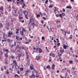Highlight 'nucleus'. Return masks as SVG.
Returning <instances> with one entry per match:
<instances>
[{
    "label": "nucleus",
    "mask_w": 78,
    "mask_h": 78,
    "mask_svg": "<svg viewBox=\"0 0 78 78\" xmlns=\"http://www.w3.org/2000/svg\"><path fill=\"white\" fill-rule=\"evenodd\" d=\"M9 27H10L9 23H6L5 26V27L6 28V30H9Z\"/></svg>",
    "instance_id": "nucleus-2"
},
{
    "label": "nucleus",
    "mask_w": 78,
    "mask_h": 78,
    "mask_svg": "<svg viewBox=\"0 0 78 78\" xmlns=\"http://www.w3.org/2000/svg\"><path fill=\"white\" fill-rule=\"evenodd\" d=\"M51 68L52 69H55V66L54 64H53L51 66Z\"/></svg>",
    "instance_id": "nucleus-12"
},
{
    "label": "nucleus",
    "mask_w": 78,
    "mask_h": 78,
    "mask_svg": "<svg viewBox=\"0 0 78 78\" xmlns=\"http://www.w3.org/2000/svg\"><path fill=\"white\" fill-rule=\"evenodd\" d=\"M67 71L68 72H69L70 71V69L69 68H67Z\"/></svg>",
    "instance_id": "nucleus-41"
},
{
    "label": "nucleus",
    "mask_w": 78,
    "mask_h": 78,
    "mask_svg": "<svg viewBox=\"0 0 78 78\" xmlns=\"http://www.w3.org/2000/svg\"><path fill=\"white\" fill-rule=\"evenodd\" d=\"M26 55H28V52H26Z\"/></svg>",
    "instance_id": "nucleus-64"
},
{
    "label": "nucleus",
    "mask_w": 78,
    "mask_h": 78,
    "mask_svg": "<svg viewBox=\"0 0 78 78\" xmlns=\"http://www.w3.org/2000/svg\"><path fill=\"white\" fill-rule=\"evenodd\" d=\"M5 52H8V49H5Z\"/></svg>",
    "instance_id": "nucleus-40"
},
{
    "label": "nucleus",
    "mask_w": 78,
    "mask_h": 78,
    "mask_svg": "<svg viewBox=\"0 0 78 78\" xmlns=\"http://www.w3.org/2000/svg\"><path fill=\"white\" fill-rule=\"evenodd\" d=\"M63 48L65 49V50H66L67 49V46L65 45V44H64L63 45Z\"/></svg>",
    "instance_id": "nucleus-11"
},
{
    "label": "nucleus",
    "mask_w": 78,
    "mask_h": 78,
    "mask_svg": "<svg viewBox=\"0 0 78 78\" xmlns=\"http://www.w3.org/2000/svg\"><path fill=\"white\" fill-rule=\"evenodd\" d=\"M27 56V59H28L29 58V56L28 55H26Z\"/></svg>",
    "instance_id": "nucleus-39"
},
{
    "label": "nucleus",
    "mask_w": 78,
    "mask_h": 78,
    "mask_svg": "<svg viewBox=\"0 0 78 78\" xmlns=\"http://www.w3.org/2000/svg\"><path fill=\"white\" fill-rule=\"evenodd\" d=\"M56 10L55 9H54V12L55 14H56Z\"/></svg>",
    "instance_id": "nucleus-32"
},
{
    "label": "nucleus",
    "mask_w": 78,
    "mask_h": 78,
    "mask_svg": "<svg viewBox=\"0 0 78 78\" xmlns=\"http://www.w3.org/2000/svg\"><path fill=\"white\" fill-rule=\"evenodd\" d=\"M42 19H44V20H46V18L44 17H43V18H42Z\"/></svg>",
    "instance_id": "nucleus-46"
},
{
    "label": "nucleus",
    "mask_w": 78,
    "mask_h": 78,
    "mask_svg": "<svg viewBox=\"0 0 78 78\" xmlns=\"http://www.w3.org/2000/svg\"><path fill=\"white\" fill-rule=\"evenodd\" d=\"M58 54L59 55H58V56H59V57H60L62 55V54H60V55H59V53H58Z\"/></svg>",
    "instance_id": "nucleus-38"
},
{
    "label": "nucleus",
    "mask_w": 78,
    "mask_h": 78,
    "mask_svg": "<svg viewBox=\"0 0 78 78\" xmlns=\"http://www.w3.org/2000/svg\"><path fill=\"white\" fill-rule=\"evenodd\" d=\"M48 2V0H46V2H45V3L46 4H47V2Z\"/></svg>",
    "instance_id": "nucleus-51"
},
{
    "label": "nucleus",
    "mask_w": 78,
    "mask_h": 78,
    "mask_svg": "<svg viewBox=\"0 0 78 78\" xmlns=\"http://www.w3.org/2000/svg\"><path fill=\"white\" fill-rule=\"evenodd\" d=\"M48 61L49 62H51V58H49Z\"/></svg>",
    "instance_id": "nucleus-50"
},
{
    "label": "nucleus",
    "mask_w": 78,
    "mask_h": 78,
    "mask_svg": "<svg viewBox=\"0 0 78 78\" xmlns=\"http://www.w3.org/2000/svg\"><path fill=\"white\" fill-rule=\"evenodd\" d=\"M64 35H65V36H66V34L67 33V32L66 31H64L63 32Z\"/></svg>",
    "instance_id": "nucleus-17"
},
{
    "label": "nucleus",
    "mask_w": 78,
    "mask_h": 78,
    "mask_svg": "<svg viewBox=\"0 0 78 78\" xmlns=\"http://www.w3.org/2000/svg\"><path fill=\"white\" fill-rule=\"evenodd\" d=\"M49 8H52L53 7V6L52 5H50L49 6H48Z\"/></svg>",
    "instance_id": "nucleus-43"
},
{
    "label": "nucleus",
    "mask_w": 78,
    "mask_h": 78,
    "mask_svg": "<svg viewBox=\"0 0 78 78\" xmlns=\"http://www.w3.org/2000/svg\"><path fill=\"white\" fill-rule=\"evenodd\" d=\"M34 21H35V20L33 19V18H31L30 20V22L29 24H30V23H31L32 22H34Z\"/></svg>",
    "instance_id": "nucleus-5"
},
{
    "label": "nucleus",
    "mask_w": 78,
    "mask_h": 78,
    "mask_svg": "<svg viewBox=\"0 0 78 78\" xmlns=\"http://www.w3.org/2000/svg\"><path fill=\"white\" fill-rule=\"evenodd\" d=\"M20 22H21V23H23L24 22V20H23V21H22V20H20Z\"/></svg>",
    "instance_id": "nucleus-35"
},
{
    "label": "nucleus",
    "mask_w": 78,
    "mask_h": 78,
    "mask_svg": "<svg viewBox=\"0 0 78 78\" xmlns=\"http://www.w3.org/2000/svg\"><path fill=\"white\" fill-rule=\"evenodd\" d=\"M23 13L24 15H27L28 14V11H27V10H25L23 12Z\"/></svg>",
    "instance_id": "nucleus-7"
},
{
    "label": "nucleus",
    "mask_w": 78,
    "mask_h": 78,
    "mask_svg": "<svg viewBox=\"0 0 78 78\" xmlns=\"http://www.w3.org/2000/svg\"><path fill=\"white\" fill-rule=\"evenodd\" d=\"M0 10H1L2 11H3V7H2L0 8Z\"/></svg>",
    "instance_id": "nucleus-25"
},
{
    "label": "nucleus",
    "mask_w": 78,
    "mask_h": 78,
    "mask_svg": "<svg viewBox=\"0 0 78 78\" xmlns=\"http://www.w3.org/2000/svg\"><path fill=\"white\" fill-rule=\"evenodd\" d=\"M12 35V32H10V31H9V32L8 33V37H11Z\"/></svg>",
    "instance_id": "nucleus-4"
},
{
    "label": "nucleus",
    "mask_w": 78,
    "mask_h": 78,
    "mask_svg": "<svg viewBox=\"0 0 78 78\" xmlns=\"http://www.w3.org/2000/svg\"><path fill=\"white\" fill-rule=\"evenodd\" d=\"M20 70L21 71H23V68H21L20 69Z\"/></svg>",
    "instance_id": "nucleus-34"
},
{
    "label": "nucleus",
    "mask_w": 78,
    "mask_h": 78,
    "mask_svg": "<svg viewBox=\"0 0 78 78\" xmlns=\"http://www.w3.org/2000/svg\"><path fill=\"white\" fill-rule=\"evenodd\" d=\"M41 39L43 40H44V39H45V38L44 37V36H43L42 37Z\"/></svg>",
    "instance_id": "nucleus-42"
},
{
    "label": "nucleus",
    "mask_w": 78,
    "mask_h": 78,
    "mask_svg": "<svg viewBox=\"0 0 78 78\" xmlns=\"http://www.w3.org/2000/svg\"><path fill=\"white\" fill-rule=\"evenodd\" d=\"M20 34L21 36H23V35H24V34H23V31L22 30L20 31Z\"/></svg>",
    "instance_id": "nucleus-9"
},
{
    "label": "nucleus",
    "mask_w": 78,
    "mask_h": 78,
    "mask_svg": "<svg viewBox=\"0 0 78 78\" xmlns=\"http://www.w3.org/2000/svg\"><path fill=\"white\" fill-rule=\"evenodd\" d=\"M7 35H6V34H4L3 35V37L4 38V39H6V38H7Z\"/></svg>",
    "instance_id": "nucleus-8"
},
{
    "label": "nucleus",
    "mask_w": 78,
    "mask_h": 78,
    "mask_svg": "<svg viewBox=\"0 0 78 78\" xmlns=\"http://www.w3.org/2000/svg\"><path fill=\"white\" fill-rule=\"evenodd\" d=\"M62 16V14H60L59 15V16L61 18H62L63 17Z\"/></svg>",
    "instance_id": "nucleus-36"
},
{
    "label": "nucleus",
    "mask_w": 78,
    "mask_h": 78,
    "mask_svg": "<svg viewBox=\"0 0 78 78\" xmlns=\"http://www.w3.org/2000/svg\"><path fill=\"white\" fill-rule=\"evenodd\" d=\"M20 2H22V3H23V0H21Z\"/></svg>",
    "instance_id": "nucleus-52"
},
{
    "label": "nucleus",
    "mask_w": 78,
    "mask_h": 78,
    "mask_svg": "<svg viewBox=\"0 0 78 78\" xmlns=\"http://www.w3.org/2000/svg\"><path fill=\"white\" fill-rule=\"evenodd\" d=\"M38 17H40V15H39V14L37 15V18H38Z\"/></svg>",
    "instance_id": "nucleus-45"
},
{
    "label": "nucleus",
    "mask_w": 78,
    "mask_h": 78,
    "mask_svg": "<svg viewBox=\"0 0 78 78\" xmlns=\"http://www.w3.org/2000/svg\"><path fill=\"white\" fill-rule=\"evenodd\" d=\"M44 70H47V68H45V67L44 66Z\"/></svg>",
    "instance_id": "nucleus-48"
},
{
    "label": "nucleus",
    "mask_w": 78,
    "mask_h": 78,
    "mask_svg": "<svg viewBox=\"0 0 78 78\" xmlns=\"http://www.w3.org/2000/svg\"><path fill=\"white\" fill-rule=\"evenodd\" d=\"M62 16H65L66 14H65V13H62Z\"/></svg>",
    "instance_id": "nucleus-37"
},
{
    "label": "nucleus",
    "mask_w": 78,
    "mask_h": 78,
    "mask_svg": "<svg viewBox=\"0 0 78 78\" xmlns=\"http://www.w3.org/2000/svg\"><path fill=\"white\" fill-rule=\"evenodd\" d=\"M35 59H36L37 61H39V60L40 59V58H35Z\"/></svg>",
    "instance_id": "nucleus-53"
},
{
    "label": "nucleus",
    "mask_w": 78,
    "mask_h": 78,
    "mask_svg": "<svg viewBox=\"0 0 78 78\" xmlns=\"http://www.w3.org/2000/svg\"><path fill=\"white\" fill-rule=\"evenodd\" d=\"M54 8H55V9L56 11H58V8L56 7H54Z\"/></svg>",
    "instance_id": "nucleus-19"
},
{
    "label": "nucleus",
    "mask_w": 78,
    "mask_h": 78,
    "mask_svg": "<svg viewBox=\"0 0 78 78\" xmlns=\"http://www.w3.org/2000/svg\"><path fill=\"white\" fill-rule=\"evenodd\" d=\"M0 28H3V25L2 23H0Z\"/></svg>",
    "instance_id": "nucleus-18"
},
{
    "label": "nucleus",
    "mask_w": 78,
    "mask_h": 78,
    "mask_svg": "<svg viewBox=\"0 0 78 78\" xmlns=\"http://www.w3.org/2000/svg\"><path fill=\"white\" fill-rule=\"evenodd\" d=\"M5 59H7V58H8V55H7V54H5Z\"/></svg>",
    "instance_id": "nucleus-15"
},
{
    "label": "nucleus",
    "mask_w": 78,
    "mask_h": 78,
    "mask_svg": "<svg viewBox=\"0 0 78 78\" xmlns=\"http://www.w3.org/2000/svg\"><path fill=\"white\" fill-rule=\"evenodd\" d=\"M19 58H20V57H21V55L20 54H19L18 55V56Z\"/></svg>",
    "instance_id": "nucleus-44"
},
{
    "label": "nucleus",
    "mask_w": 78,
    "mask_h": 78,
    "mask_svg": "<svg viewBox=\"0 0 78 78\" xmlns=\"http://www.w3.org/2000/svg\"><path fill=\"white\" fill-rule=\"evenodd\" d=\"M72 69H73V70H75V67H73L72 68Z\"/></svg>",
    "instance_id": "nucleus-49"
},
{
    "label": "nucleus",
    "mask_w": 78,
    "mask_h": 78,
    "mask_svg": "<svg viewBox=\"0 0 78 78\" xmlns=\"http://www.w3.org/2000/svg\"><path fill=\"white\" fill-rule=\"evenodd\" d=\"M30 69L31 70H33V69H34V68H33V66H30Z\"/></svg>",
    "instance_id": "nucleus-20"
},
{
    "label": "nucleus",
    "mask_w": 78,
    "mask_h": 78,
    "mask_svg": "<svg viewBox=\"0 0 78 78\" xmlns=\"http://www.w3.org/2000/svg\"><path fill=\"white\" fill-rule=\"evenodd\" d=\"M60 77L61 78H64V77H62V76H61V75H60Z\"/></svg>",
    "instance_id": "nucleus-57"
},
{
    "label": "nucleus",
    "mask_w": 78,
    "mask_h": 78,
    "mask_svg": "<svg viewBox=\"0 0 78 78\" xmlns=\"http://www.w3.org/2000/svg\"><path fill=\"white\" fill-rule=\"evenodd\" d=\"M69 64H72V63H73V61L72 60H70L69 61Z\"/></svg>",
    "instance_id": "nucleus-23"
},
{
    "label": "nucleus",
    "mask_w": 78,
    "mask_h": 78,
    "mask_svg": "<svg viewBox=\"0 0 78 78\" xmlns=\"http://www.w3.org/2000/svg\"><path fill=\"white\" fill-rule=\"evenodd\" d=\"M16 34H17V33H19V32L18 31H16Z\"/></svg>",
    "instance_id": "nucleus-61"
},
{
    "label": "nucleus",
    "mask_w": 78,
    "mask_h": 78,
    "mask_svg": "<svg viewBox=\"0 0 78 78\" xmlns=\"http://www.w3.org/2000/svg\"><path fill=\"white\" fill-rule=\"evenodd\" d=\"M21 47L22 49H23V50H25V49H24V47Z\"/></svg>",
    "instance_id": "nucleus-47"
},
{
    "label": "nucleus",
    "mask_w": 78,
    "mask_h": 78,
    "mask_svg": "<svg viewBox=\"0 0 78 78\" xmlns=\"http://www.w3.org/2000/svg\"><path fill=\"white\" fill-rule=\"evenodd\" d=\"M38 50H39V48H36V50L37 51H38Z\"/></svg>",
    "instance_id": "nucleus-62"
},
{
    "label": "nucleus",
    "mask_w": 78,
    "mask_h": 78,
    "mask_svg": "<svg viewBox=\"0 0 78 78\" xmlns=\"http://www.w3.org/2000/svg\"><path fill=\"white\" fill-rule=\"evenodd\" d=\"M30 78H34L36 77V76L34 75V72H32V74L31 76H30Z\"/></svg>",
    "instance_id": "nucleus-3"
},
{
    "label": "nucleus",
    "mask_w": 78,
    "mask_h": 78,
    "mask_svg": "<svg viewBox=\"0 0 78 78\" xmlns=\"http://www.w3.org/2000/svg\"><path fill=\"white\" fill-rule=\"evenodd\" d=\"M28 15H25V17L26 19H28V17L27 16Z\"/></svg>",
    "instance_id": "nucleus-24"
},
{
    "label": "nucleus",
    "mask_w": 78,
    "mask_h": 78,
    "mask_svg": "<svg viewBox=\"0 0 78 78\" xmlns=\"http://www.w3.org/2000/svg\"><path fill=\"white\" fill-rule=\"evenodd\" d=\"M60 52L62 53V54H63V53H64V50L63 49H60Z\"/></svg>",
    "instance_id": "nucleus-6"
},
{
    "label": "nucleus",
    "mask_w": 78,
    "mask_h": 78,
    "mask_svg": "<svg viewBox=\"0 0 78 78\" xmlns=\"http://www.w3.org/2000/svg\"><path fill=\"white\" fill-rule=\"evenodd\" d=\"M13 64L14 65L15 68V69H16V70H18L19 69V67L18 66V65L17 64V62L16 60L13 61Z\"/></svg>",
    "instance_id": "nucleus-1"
},
{
    "label": "nucleus",
    "mask_w": 78,
    "mask_h": 78,
    "mask_svg": "<svg viewBox=\"0 0 78 78\" xmlns=\"http://www.w3.org/2000/svg\"><path fill=\"white\" fill-rule=\"evenodd\" d=\"M18 14H19V18L20 20H21V19H23V17H20V13L18 12Z\"/></svg>",
    "instance_id": "nucleus-14"
},
{
    "label": "nucleus",
    "mask_w": 78,
    "mask_h": 78,
    "mask_svg": "<svg viewBox=\"0 0 78 78\" xmlns=\"http://www.w3.org/2000/svg\"><path fill=\"white\" fill-rule=\"evenodd\" d=\"M4 69H5V70H6V67L5 66H4Z\"/></svg>",
    "instance_id": "nucleus-58"
},
{
    "label": "nucleus",
    "mask_w": 78,
    "mask_h": 78,
    "mask_svg": "<svg viewBox=\"0 0 78 78\" xmlns=\"http://www.w3.org/2000/svg\"><path fill=\"white\" fill-rule=\"evenodd\" d=\"M46 67L47 69H50V66L48 65Z\"/></svg>",
    "instance_id": "nucleus-26"
},
{
    "label": "nucleus",
    "mask_w": 78,
    "mask_h": 78,
    "mask_svg": "<svg viewBox=\"0 0 78 78\" xmlns=\"http://www.w3.org/2000/svg\"><path fill=\"white\" fill-rule=\"evenodd\" d=\"M32 25H33V28H34V27H35L36 25L35 24V23H34V22H33L32 23Z\"/></svg>",
    "instance_id": "nucleus-16"
},
{
    "label": "nucleus",
    "mask_w": 78,
    "mask_h": 78,
    "mask_svg": "<svg viewBox=\"0 0 78 78\" xmlns=\"http://www.w3.org/2000/svg\"><path fill=\"white\" fill-rule=\"evenodd\" d=\"M16 39L17 40H18L19 39V38H20L19 37H18L17 36V35H16Z\"/></svg>",
    "instance_id": "nucleus-29"
},
{
    "label": "nucleus",
    "mask_w": 78,
    "mask_h": 78,
    "mask_svg": "<svg viewBox=\"0 0 78 78\" xmlns=\"http://www.w3.org/2000/svg\"><path fill=\"white\" fill-rule=\"evenodd\" d=\"M28 16H29V17H31V14H30V13H29Z\"/></svg>",
    "instance_id": "nucleus-54"
},
{
    "label": "nucleus",
    "mask_w": 78,
    "mask_h": 78,
    "mask_svg": "<svg viewBox=\"0 0 78 78\" xmlns=\"http://www.w3.org/2000/svg\"><path fill=\"white\" fill-rule=\"evenodd\" d=\"M38 51L39 53H41L42 52V50L41 48H39V49Z\"/></svg>",
    "instance_id": "nucleus-10"
},
{
    "label": "nucleus",
    "mask_w": 78,
    "mask_h": 78,
    "mask_svg": "<svg viewBox=\"0 0 78 78\" xmlns=\"http://www.w3.org/2000/svg\"><path fill=\"white\" fill-rule=\"evenodd\" d=\"M39 77V76H37V74H36V78H38Z\"/></svg>",
    "instance_id": "nucleus-56"
},
{
    "label": "nucleus",
    "mask_w": 78,
    "mask_h": 78,
    "mask_svg": "<svg viewBox=\"0 0 78 78\" xmlns=\"http://www.w3.org/2000/svg\"><path fill=\"white\" fill-rule=\"evenodd\" d=\"M60 44L59 43H58L57 44V47H59V45H60Z\"/></svg>",
    "instance_id": "nucleus-33"
},
{
    "label": "nucleus",
    "mask_w": 78,
    "mask_h": 78,
    "mask_svg": "<svg viewBox=\"0 0 78 78\" xmlns=\"http://www.w3.org/2000/svg\"><path fill=\"white\" fill-rule=\"evenodd\" d=\"M17 76V77H19V76H18V75L17 74H16L15 75V77H16Z\"/></svg>",
    "instance_id": "nucleus-55"
},
{
    "label": "nucleus",
    "mask_w": 78,
    "mask_h": 78,
    "mask_svg": "<svg viewBox=\"0 0 78 78\" xmlns=\"http://www.w3.org/2000/svg\"><path fill=\"white\" fill-rule=\"evenodd\" d=\"M52 58H55V55L54 54V53H52Z\"/></svg>",
    "instance_id": "nucleus-28"
},
{
    "label": "nucleus",
    "mask_w": 78,
    "mask_h": 78,
    "mask_svg": "<svg viewBox=\"0 0 78 78\" xmlns=\"http://www.w3.org/2000/svg\"><path fill=\"white\" fill-rule=\"evenodd\" d=\"M7 41L8 42H9V43H10L11 42V41L9 39H7Z\"/></svg>",
    "instance_id": "nucleus-22"
},
{
    "label": "nucleus",
    "mask_w": 78,
    "mask_h": 78,
    "mask_svg": "<svg viewBox=\"0 0 78 78\" xmlns=\"http://www.w3.org/2000/svg\"><path fill=\"white\" fill-rule=\"evenodd\" d=\"M44 21L43 20L41 21V23H42V24H44Z\"/></svg>",
    "instance_id": "nucleus-60"
},
{
    "label": "nucleus",
    "mask_w": 78,
    "mask_h": 78,
    "mask_svg": "<svg viewBox=\"0 0 78 78\" xmlns=\"http://www.w3.org/2000/svg\"><path fill=\"white\" fill-rule=\"evenodd\" d=\"M66 8H70V9H71V8H72V7L70 6H67L66 7Z\"/></svg>",
    "instance_id": "nucleus-21"
},
{
    "label": "nucleus",
    "mask_w": 78,
    "mask_h": 78,
    "mask_svg": "<svg viewBox=\"0 0 78 78\" xmlns=\"http://www.w3.org/2000/svg\"><path fill=\"white\" fill-rule=\"evenodd\" d=\"M2 44H5V42H4V40H2Z\"/></svg>",
    "instance_id": "nucleus-31"
},
{
    "label": "nucleus",
    "mask_w": 78,
    "mask_h": 78,
    "mask_svg": "<svg viewBox=\"0 0 78 78\" xmlns=\"http://www.w3.org/2000/svg\"><path fill=\"white\" fill-rule=\"evenodd\" d=\"M4 61H5V65H6V64H8V59H5Z\"/></svg>",
    "instance_id": "nucleus-13"
},
{
    "label": "nucleus",
    "mask_w": 78,
    "mask_h": 78,
    "mask_svg": "<svg viewBox=\"0 0 78 78\" xmlns=\"http://www.w3.org/2000/svg\"><path fill=\"white\" fill-rule=\"evenodd\" d=\"M29 72V71L28 70H27L26 71V73H28V72Z\"/></svg>",
    "instance_id": "nucleus-63"
},
{
    "label": "nucleus",
    "mask_w": 78,
    "mask_h": 78,
    "mask_svg": "<svg viewBox=\"0 0 78 78\" xmlns=\"http://www.w3.org/2000/svg\"><path fill=\"white\" fill-rule=\"evenodd\" d=\"M11 58L12 59H14L15 58V57L14 55H12L11 56Z\"/></svg>",
    "instance_id": "nucleus-30"
},
{
    "label": "nucleus",
    "mask_w": 78,
    "mask_h": 78,
    "mask_svg": "<svg viewBox=\"0 0 78 78\" xmlns=\"http://www.w3.org/2000/svg\"><path fill=\"white\" fill-rule=\"evenodd\" d=\"M22 29L23 31H24V32H26V30H25L24 29V28H23V27Z\"/></svg>",
    "instance_id": "nucleus-27"
},
{
    "label": "nucleus",
    "mask_w": 78,
    "mask_h": 78,
    "mask_svg": "<svg viewBox=\"0 0 78 78\" xmlns=\"http://www.w3.org/2000/svg\"><path fill=\"white\" fill-rule=\"evenodd\" d=\"M1 70H2V71H3V70H4V69L3 68H1Z\"/></svg>",
    "instance_id": "nucleus-59"
}]
</instances>
